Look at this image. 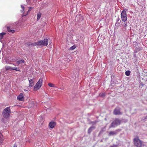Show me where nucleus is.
<instances>
[{
    "instance_id": "obj_1",
    "label": "nucleus",
    "mask_w": 147,
    "mask_h": 147,
    "mask_svg": "<svg viewBox=\"0 0 147 147\" xmlns=\"http://www.w3.org/2000/svg\"><path fill=\"white\" fill-rule=\"evenodd\" d=\"M48 43V40L47 39H45L43 40H40L38 42H35L32 44L33 46H46Z\"/></svg>"
},
{
    "instance_id": "obj_2",
    "label": "nucleus",
    "mask_w": 147,
    "mask_h": 147,
    "mask_svg": "<svg viewBox=\"0 0 147 147\" xmlns=\"http://www.w3.org/2000/svg\"><path fill=\"white\" fill-rule=\"evenodd\" d=\"M10 113L11 111L10 107H8L4 109L2 115L5 118H7L9 116Z\"/></svg>"
},
{
    "instance_id": "obj_3",
    "label": "nucleus",
    "mask_w": 147,
    "mask_h": 147,
    "mask_svg": "<svg viewBox=\"0 0 147 147\" xmlns=\"http://www.w3.org/2000/svg\"><path fill=\"white\" fill-rule=\"evenodd\" d=\"M134 144L136 147H141L142 142L138 138H135L134 140Z\"/></svg>"
},
{
    "instance_id": "obj_4",
    "label": "nucleus",
    "mask_w": 147,
    "mask_h": 147,
    "mask_svg": "<svg viewBox=\"0 0 147 147\" xmlns=\"http://www.w3.org/2000/svg\"><path fill=\"white\" fill-rule=\"evenodd\" d=\"M121 121L118 119H116L111 123L109 128L115 127L116 126L119 125L121 124Z\"/></svg>"
},
{
    "instance_id": "obj_5",
    "label": "nucleus",
    "mask_w": 147,
    "mask_h": 147,
    "mask_svg": "<svg viewBox=\"0 0 147 147\" xmlns=\"http://www.w3.org/2000/svg\"><path fill=\"white\" fill-rule=\"evenodd\" d=\"M42 79H40L37 82L34 88V90H36L39 89L42 85Z\"/></svg>"
},
{
    "instance_id": "obj_6",
    "label": "nucleus",
    "mask_w": 147,
    "mask_h": 147,
    "mask_svg": "<svg viewBox=\"0 0 147 147\" xmlns=\"http://www.w3.org/2000/svg\"><path fill=\"white\" fill-rule=\"evenodd\" d=\"M121 18L123 22H125L127 20V15L126 11L124 10L121 13Z\"/></svg>"
},
{
    "instance_id": "obj_7",
    "label": "nucleus",
    "mask_w": 147,
    "mask_h": 147,
    "mask_svg": "<svg viewBox=\"0 0 147 147\" xmlns=\"http://www.w3.org/2000/svg\"><path fill=\"white\" fill-rule=\"evenodd\" d=\"M121 130L119 129H118L114 131H111L109 134V136H114L117 135L118 133Z\"/></svg>"
},
{
    "instance_id": "obj_8",
    "label": "nucleus",
    "mask_w": 147,
    "mask_h": 147,
    "mask_svg": "<svg viewBox=\"0 0 147 147\" xmlns=\"http://www.w3.org/2000/svg\"><path fill=\"white\" fill-rule=\"evenodd\" d=\"M113 113L115 115H120L122 114V113L121 112L119 108H117L114 110Z\"/></svg>"
},
{
    "instance_id": "obj_9",
    "label": "nucleus",
    "mask_w": 147,
    "mask_h": 147,
    "mask_svg": "<svg viewBox=\"0 0 147 147\" xmlns=\"http://www.w3.org/2000/svg\"><path fill=\"white\" fill-rule=\"evenodd\" d=\"M122 27L121 29L125 31L127 30V22H122Z\"/></svg>"
},
{
    "instance_id": "obj_10",
    "label": "nucleus",
    "mask_w": 147,
    "mask_h": 147,
    "mask_svg": "<svg viewBox=\"0 0 147 147\" xmlns=\"http://www.w3.org/2000/svg\"><path fill=\"white\" fill-rule=\"evenodd\" d=\"M24 99V97L23 93H20L19 95L17 97V99L19 101H23Z\"/></svg>"
},
{
    "instance_id": "obj_11",
    "label": "nucleus",
    "mask_w": 147,
    "mask_h": 147,
    "mask_svg": "<svg viewBox=\"0 0 147 147\" xmlns=\"http://www.w3.org/2000/svg\"><path fill=\"white\" fill-rule=\"evenodd\" d=\"M55 124V123L53 121L49 123V126L51 128H53L54 127Z\"/></svg>"
},
{
    "instance_id": "obj_12",
    "label": "nucleus",
    "mask_w": 147,
    "mask_h": 147,
    "mask_svg": "<svg viewBox=\"0 0 147 147\" xmlns=\"http://www.w3.org/2000/svg\"><path fill=\"white\" fill-rule=\"evenodd\" d=\"M7 29L8 31L10 33H14L15 32V30H11V28L9 26H7Z\"/></svg>"
},
{
    "instance_id": "obj_13",
    "label": "nucleus",
    "mask_w": 147,
    "mask_h": 147,
    "mask_svg": "<svg viewBox=\"0 0 147 147\" xmlns=\"http://www.w3.org/2000/svg\"><path fill=\"white\" fill-rule=\"evenodd\" d=\"M29 82L30 84L29 87H32L34 85L33 79V78L30 80H29Z\"/></svg>"
},
{
    "instance_id": "obj_14",
    "label": "nucleus",
    "mask_w": 147,
    "mask_h": 147,
    "mask_svg": "<svg viewBox=\"0 0 147 147\" xmlns=\"http://www.w3.org/2000/svg\"><path fill=\"white\" fill-rule=\"evenodd\" d=\"M95 127L94 126H92L89 128L88 130V133L90 134L93 130L95 129Z\"/></svg>"
},
{
    "instance_id": "obj_15",
    "label": "nucleus",
    "mask_w": 147,
    "mask_h": 147,
    "mask_svg": "<svg viewBox=\"0 0 147 147\" xmlns=\"http://www.w3.org/2000/svg\"><path fill=\"white\" fill-rule=\"evenodd\" d=\"M3 141V136L2 134L0 133V144H2Z\"/></svg>"
},
{
    "instance_id": "obj_16",
    "label": "nucleus",
    "mask_w": 147,
    "mask_h": 147,
    "mask_svg": "<svg viewBox=\"0 0 147 147\" xmlns=\"http://www.w3.org/2000/svg\"><path fill=\"white\" fill-rule=\"evenodd\" d=\"M42 14L41 13L39 12L38 13L37 17V19L36 20L37 21L39 20V19L41 17V16Z\"/></svg>"
},
{
    "instance_id": "obj_17",
    "label": "nucleus",
    "mask_w": 147,
    "mask_h": 147,
    "mask_svg": "<svg viewBox=\"0 0 147 147\" xmlns=\"http://www.w3.org/2000/svg\"><path fill=\"white\" fill-rule=\"evenodd\" d=\"M24 62H25V61L24 60L21 59V60H19V61H18L16 63L18 64L19 65L21 63H24Z\"/></svg>"
},
{
    "instance_id": "obj_18",
    "label": "nucleus",
    "mask_w": 147,
    "mask_h": 147,
    "mask_svg": "<svg viewBox=\"0 0 147 147\" xmlns=\"http://www.w3.org/2000/svg\"><path fill=\"white\" fill-rule=\"evenodd\" d=\"M5 69L6 70H12V67H11L9 66H6L5 67Z\"/></svg>"
},
{
    "instance_id": "obj_19",
    "label": "nucleus",
    "mask_w": 147,
    "mask_h": 147,
    "mask_svg": "<svg viewBox=\"0 0 147 147\" xmlns=\"http://www.w3.org/2000/svg\"><path fill=\"white\" fill-rule=\"evenodd\" d=\"M12 70H15L17 71H20L19 69L16 67H12Z\"/></svg>"
},
{
    "instance_id": "obj_20",
    "label": "nucleus",
    "mask_w": 147,
    "mask_h": 147,
    "mask_svg": "<svg viewBox=\"0 0 147 147\" xmlns=\"http://www.w3.org/2000/svg\"><path fill=\"white\" fill-rule=\"evenodd\" d=\"M48 85L49 87H54L55 86V85L54 84L52 83H49V84H48Z\"/></svg>"
},
{
    "instance_id": "obj_21",
    "label": "nucleus",
    "mask_w": 147,
    "mask_h": 147,
    "mask_svg": "<svg viewBox=\"0 0 147 147\" xmlns=\"http://www.w3.org/2000/svg\"><path fill=\"white\" fill-rule=\"evenodd\" d=\"M105 93H100L99 94V96L102 97H104L105 96Z\"/></svg>"
},
{
    "instance_id": "obj_22",
    "label": "nucleus",
    "mask_w": 147,
    "mask_h": 147,
    "mask_svg": "<svg viewBox=\"0 0 147 147\" xmlns=\"http://www.w3.org/2000/svg\"><path fill=\"white\" fill-rule=\"evenodd\" d=\"M76 48V46L74 45L72 47H71L69 48V49L70 50H73L74 49Z\"/></svg>"
},
{
    "instance_id": "obj_23",
    "label": "nucleus",
    "mask_w": 147,
    "mask_h": 147,
    "mask_svg": "<svg viewBox=\"0 0 147 147\" xmlns=\"http://www.w3.org/2000/svg\"><path fill=\"white\" fill-rule=\"evenodd\" d=\"M125 74L127 76H129L130 74V71H127L125 72Z\"/></svg>"
},
{
    "instance_id": "obj_24",
    "label": "nucleus",
    "mask_w": 147,
    "mask_h": 147,
    "mask_svg": "<svg viewBox=\"0 0 147 147\" xmlns=\"http://www.w3.org/2000/svg\"><path fill=\"white\" fill-rule=\"evenodd\" d=\"M6 34L5 32H2L0 34V37H3V36Z\"/></svg>"
},
{
    "instance_id": "obj_25",
    "label": "nucleus",
    "mask_w": 147,
    "mask_h": 147,
    "mask_svg": "<svg viewBox=\"0 0 147 147\" xmlns=\"http://www.w3.org/2000/svg\"><path fill=\"white\" fill-rule=\"evenodd\" d=\"M98 122V121H94L92 122V123L94 125V124H96Z\"/></svg>"
},
{
    "instance_id": "obj_26",
    "label": "nucleus",
    "mask_w": 147,
    "mask_h": 147,
    "mask_svg": "<svg viewBox=\"0 0 147 147\" xmlns=\"http://www.w3.org/2000/svg\"><path fill=\"white\" fill-rule=\"evenodd\" d=\"M142 120H144L145 121H147V116L145 117H143Z\"/></svg>"
},
{
    "instance_id": "obj_27",
    "label": "nucleus",
    "mask_w": 147,
    "mask_h": 147,
    "mask_svg": "<svg viewBox=\"0 0 147 147\" xmlns=\"http://www.w3.org/2000/svg\"><path fill=\"white\" fill-rule=\"evenodd\" d=\"M142 120H144L145 121H147V116L145 117H143Z\"/></svg>"
},
{
    "instance_id": "obj_28",
    "label": "nucleus",
    "mask_w": 147,
    "mask_h": 147,
    "mask_svg": "<svg viewBox=\"0 0 147 147\" xmlns=\"http://www.w3.org/2000/svg\"><path fill=\"white\" fill-rule=\"evenodd\" d=\"M4 40L3 37H0V41L2 42Z\"/></svg>"
},
{
    "instance_id": "obj_29",
    "label": "nucleus",
    "mask_w": 147,
    "mask_h": 147,
    "mask_svg": "<svg viewBox=\"0 0 147 147\" xmlns=\"http://www.w3.org/2000/svg\"><path fill=\"white\" fill-rule=\"evenodd\" d=\"M21 7L22 8V10H24V6L22 5L21 6Z\"/></svg>"
},
{
    "instance_id": "obj_30",
    "label": "nucleus",
    "mask_w": 147,
    "mask_h": 147,
    "mask_svg": "<svg viewBox=\"0 0 147 147\" xmlns=\"http://www.w3.org/2000/svg\"><path fill=\"white\" fill-rule=\"evenodd\" d=\"M110 147H117L116 145H113L112 146H111Z\"/></svg>"
},
{
    "instance_id": "obj_31",
    "label": "nucleus",
    "mask_w": 147,
    "mask_h": 147,
    "mask_svg": "<svg viewBox=\"0 0 147 147\" xmlns=\"http://www.w3.org/2000/svg\"><path fill=\"white\" fill-rule=\"evenodd\" d=\"M13 147H17V146L15 144L13 146Z\"/></svg>"
},
{
    "instance_id": "obj_32",
    "label": "nucleus",
    "mask_w": 147,
    "mask_h": 147,
    "mask_svg": "<svg viewBox=\"0 0 147 147\" xmlns=\"http://www.w3.org/2000/svg\"><path fill=\"white\" fill-rule=\"evenodd\" d=\"M60 89H62V90H63V88H60Z\"/></svg>"
},
{
    "instance_id": "obj_33",
    "label": "nucleus",
    "mask_w": 147,
    "mask_h": 147,
    "mask_svg": "<svg viewBox=\"0 0 147 147\" xmlns=\"http://www.w3.org/2000/svg\"><path fill=\"white\" fill-rule=\"evenodd\" d=\"M60 89H62V90H63V88H60Z\"/></svg>"
},
{
    "instance_id": "obj_34",
    "label": "nucleus",
    "mask_w": 147,
    "mask_h": 147,
    "mask_svg": "<svg viewBox=\"0 0 147 147\" xmlns=\"http://www.w3.org/2000/svg\"><path fill=\"white\" fill-rule=\"evenodd\" d=\"M105 120H107V119L105 118Z\"/></svg>"
}]
</instances>
